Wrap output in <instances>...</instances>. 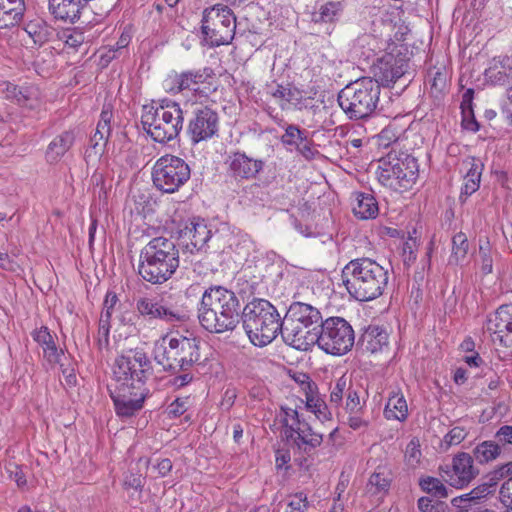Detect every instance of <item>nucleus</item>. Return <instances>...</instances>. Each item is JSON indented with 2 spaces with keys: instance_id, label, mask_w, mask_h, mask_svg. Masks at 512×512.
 <instances>
[{
  "instance_id": "nucleus-13",
  "label": "nucleus",
  "mask_w": 512,
  "mask_h": 512,
  "mask_svg": "<svg viewBox=\"0 0 512 512\" xmlns=\"http://www.w3.org/2000/svg\"><path fill=\"white\" fill-rule=\"evenodd\" d=\"M151 174L157 190L172 194L190 180L191 168L184 159L166 154L156 160Z\"/></svg>"
},
{
  "instance_id": "nucleus-15",
  "label": "nucleus",
  "mask_w": 512,
  "mask_h": 512,
  "mask_svg": "<svg viewBox=\"0 0 512 512\" xmlns=\"http://www.w3.org/2000/svg\"><path fill=\"white\" fill-rule=\"evenodd\" d=\"M480 471L474 465L473 457L467 452L454 455L451 464L439 466V474L450 486L463 488L468 486Z\"/></svg>"
},
{
  "instance_id": "nucleus-41",
  "label": "nucleus",
  "mask_w": 512,
  "mask_h": 512,
  "mask_svg": "<svg viewBox=\"0 0 512 512\" xmlns=\"http://www.w3.org/2000/svg\"><path fill=\"white\" fill-rule=\"evenodd\" d=\"M469 250V243L467 236L463 232H458L452 238V255L451 260H454L456 264L462 261Z\"/></svg>"
},
{
  "instance_id": "nucleus-14",
  "label": "nucleus",
  "mask_w": 512,
  "mask_h": 512,
  "mask_svg": "<svg viewBox=\"0 0 512 512\" xmlns=\"http://www.w3.org/2000/svg\"><path fill=\"white\" fill-rule=\"evenodd\" d=\"M214 77V70L210 67L174 72L164 80V87L172 95L188 90L196 97L208 98L217 89L212 83Z\"/></svg>"
},
{
  "instance_id": "nucleus-44",
  "label": "nucleus",
  "mask_w": 512,
  "mask_h": 512,
  "mask_svg": "<svg viewBox=\"0 0 512 512\" xmlns=\"http://www.w3.org/2000/svg\"><path fill=\"white\" fill-rule=\"evenodd\" d=\"M113 118L112 111L108 108H103L100 119L98 121L95 134L105 141H108L111 134V120Z\"/></svg>"
},
{
  "instance_id": "nucleus-16",
  "label": "nucleus",
  "mask_w": 512,
  "mask_h": 512,
  "mask_svg": "<svg viewBox=\"0 0 512 512\" xmlns=\"http://www.w3.org/2000/svg\"><path fill=\"white\" fill-rule=\"evenodd\" d=\"M218 131L219 115L215 110L205 106L193 112L187 126V135L193 144L213 138Z\"/></svg>"
},
{
  "instance_id": "nucleus-26",
  "label": "nucleus",
  "mask_w": 512,
  "mask_h": 512,
  "mask_svg": "<svg viewBox=\"0 0 512 512\" xmlns=\"http://www.w3.org/2000/svg\"><path fill=\"white\" fill-rule=\"evenodd\" d=\"M388 338V333L384 328L370 325L361 334L358 345L363 351L374 354L388 346Z\"/></svg>"
},
{
  "instance_id": "nucleus-34",
  "label": "nucleus",
  "mask_w": 512,
  "mask_h": 512,
  "mask_svg": "<svg viewBox=\"0 0 512 512\" xmlns=\"http://www.w3.org/2000/svg\"><path fill=\"white\" fill-rule=\"evenodd\" d=\"M502 452L501 446L492 440H485L477 444L472 450L473 461L478 464H487L496 460Z\"/></svg>"
},
{
  "instance_id": "nucleus-40",
  "label": "nucleus",
  "mask_w": 512,
  "mask_h": 512,
  "mask_svg": "<svg viewBox=\"0 0 512 512\" xmlns=\"http://www.w3.org/2000/svg\"><path fill=\"white\" fill-rule=\"evenodd\" d=\"M306 407L321 421L331 419V412L329 411L328 406L324 400L319 397L318 391L315 394L307 397Z\"/></svg>"
},
{
  "instance_id": "nucleus-18",
  "label": "nucleus",
  "mask_w": 512,
  "mask_h": 512,
  "mask_svg": "<svg viewBox=\"0 0 512 512\" xmlns=\"http://www.w3.org/2000/svg\"><path fill=\"white\" fill-rule=\"evenodd\" d=\"M408 67V60L404 57L386 53L374 63L372 67L374 77L372 79L378 82L380 88L381 86L389 87L406 75Z\"/></svg>"
},
{
  "instance_id": "nucleus-2",
  "label": "nucleus",
  "mask_w": 512,
  "mask_h": 512,
  "mask_svg": "<svg viewBox=\"0 0 512 512\" xmlns=\"http://www.w3.org/2000/svg\"><path fill=\"white\" fill-rule=\"evenodd\" d=\"M341 277L349 295L360 302L380 297L389 283L388 269L368 257L349 261Z\"/></svg>"
},
{
  "instance_id": "nucleus-39",
  "label": "nucleus",
  "mask_w": 512,
  "mask_h": 512,
  "mask_svg": "<svg viewBox=\"0 0 512 512\" xmlns=\"http://www.w3.org/2000/svg\"><path fill=\"white\" fill-rule=\"evenodd\" d=\"M420 488L437 498H446L448 496V489L438 478L432 476H425L419 479Z\"/></svg>"
},
{
  "instance_id": "nucleus-42",
  "label": "nucleus",
  "mask_w": 512,
  "mask_h": 512,
  "mask_svg": "<svg viewBox=\"0 0 512 512\" xmlns=\"http://www.w3.org/2000/svg\"><path fill=\"white\" fill-rule=\"evenodd\" d=\"M468 432L464 427H453L442 439L440 443V450L443 452L448 451L452 446H456L465 440Z\"/></svg>"
},
{
  "instance_id": "nucleus-1",
  "label": "nucleus",
  "mask_w": 512,
  "mask_h": 512,
  "mask_svg": "<svg viewBox=\"0 0 512 512\" xmlns=\"http://www.w3.org/2000/svg\"><path fill=\"white\" fill-rule=\"evenodd\" d=\"M241 313L240 300L235 292L220 285L208 287L198 306L200 325L216 334L234 330L240 323Z\"/></svg>"
},
{
  "instance_id": "nucleus-61",
  "label": "nucleus",
  "mask_w": 512,
  "mask_h": 512,
  "mask_svg": "<svg viewBox=\"0 0 512 512\" xmlns=\"http://www.w3.org/2000/svg\"><path fill=\"white\" fill-rule=\"evenodd\" d=\"M5 95L7 99L14 100L18 104H24L27 100L26 95L16 85L8 84L5 89Z\"/></svg>"
},
{
  "instance_id": "nucleus-5",
  "label": "nucleus",
  "mask_w": 512,
  "mask_h": 512,
  "mask_svg": "<svg viewBox=\"0 0 512 512\" xmlns=\"http://www.w3.org/2000/svg\"><path fill=\"white\" fill-rule=\"evenodd\" d=\"M282 320L276 307L261 298L248 302L240 317L250 342L257 347L270 344L278 333L282 334Z\"/></svg>"
},
{
  "instance_id": "nucleus-37",
  "label": "nucleus",
  "mask_w": 512,
  "mask_h": 512,
  "mask_svg": "<svg viewBox=\"0 0 512 512\" xmlns=\"http://www.w3.org/2000/svg\"><path fill=\"white\" fill-rule=\"evenodd\" d=\"M340 12V2H328L321 5L319 10L312 14V21L314 23H332L338 18Z\"/></svg>"
},
{
  "instance_id": "nucleus-43",
  "label": "nucleus",
  "mask_w": 512,
  "mask_h": 512,
  "mask_svg": "<svg viewBox=\"0 0 512 512\" xmlns=\"http://www.w3.org/2000/svg\"><path fill=\"white\" fill-rule=\"evenodd\" d=\"M462 166L466 169L464 179L480 183L483 164L475 157H470L462 162Z\"/></svg>"
},
{
  "instance_id": "nucleus-52",
  "label": "nucleus",
  "mask_w": 512,
  "mask_h": 512,
  "mask_svg": "<svg viewBox=\"0 0 512 512\" xmlns=\"http://www.w3.org/2000/svg\"><path fill=\"white\" fill-rule=\"evenodd\" d=\"M189 397L176 398L168 407L167 413L170 418H177L183 415L188 409Z\"/></svg>"
},
{
  "instance_id": "nucleus-30",
  "label": "nucleus",
  "mask_w": 512,
  "mask_h": 512,
  "mask_svg": "<svg viewBox=\"0 0 512 512\" xmlns=\"http://www.w3.org/2000/svg\"><path fill=\"white\" fill-rule=\"evenodd\" d=\"M392 473L386 466H378L369 477L366 484V491L371 495L386 494L391 486Z\"/></svg>"
},
{
  "instance_id": "nucleus-21",
  "label": "nucleus",
  "mask_w": 512,
  "mask_h": 512,
  "mask_svg": "<svg viewBox=\"0 0 512 512\" xmlns=\"http://www.w3.org/2000/svg\"><path fill=\"white\" fill-rule=\"evenodd\" d=\"M486 329L495 336L494 340H499L506 347H512V304L502 305L491 314L487 319Z\"/></svg>"
},
{
  "instance_id": "nucleus-63",
  "label": "nucleus",
  "mask_w": 512,
  "mask_h": 512,
  "mask_svg": "<svg viewBox=\"0 0 512 512\" xmlns=\"http://www.w3.org/2000/svg\"><path fill=\"white\" fill-rule=\"evenodd\" d=\"M124 487L141 491L143 487L142 476L138 473H129L128 475L125 476Z\"/></svg>"
},
{
  "instance_id": "nucleus-36",
  "label": "nucleus",
  "mask_w": 512,
  "mask_h": 512,
  "mask_svg": "<svg viewBox=\"0 0 512 512\" xmlns=\"http://www.w3.org/2000/svg\"><path fill=\"white\" fill-rule=\"evenodd\" d=\"M352 385L353 382L350 377L345 374L339 377L330 387V404L339 408Z\"/></svg>"
},
{
  "instance_id": "nucleus-29",
  "label": "nucleus",
  "mask_w": 512,
  "mask_h": 512,
  "mask_svg": "<svg viewBox=\"0 0 512 512\" xmlns=\"http://www.w3.org/2000/svg\"><path fill=\"white\" fill-rule=\"evenodd\" d=\"M356 204L353 206L354 215L362 220L375 218L379 213L378 202L370 193L357 192Z\"/></svg>"
},
{
  "instance_id": "nucleus-23",
  "label": "nucleus",
  "mask_w": 512,
  "mask_h": 512,
  "mask_svg": "<svg viewBox=\"0 0 512 512\" xmlns=\"http://www.w3.org/2000/svg\"><path fill=\"white\" fill-rule=\"evenodd\" d=\"M31 336L43 350V359L50 368H54L57 364L61 363V358L64 356V351L57 347L53 335L50 333L48 327L41 326L35 329Z\"/></svg>"
},
{
  "instance_id": "nucleus-51",
  "label": "nucleus",
  "mask_w": 512,
  "mask_h": 512,
  "mask_svg": "<svg viewBox=\"0 0 512 512\" xmlns=\"http://www.w3.org/2000/svg\"><path fill=\"white\" fill-rule=\"evenodd\" d=\"M417 506L421 512H444L446 507L444 502L433 501L428 497L419 498Z\"/></svg>"
},
{
  "instance_id": "nucleus-53",
  "label": "nucleus",
  "mask_w": 512,
  "mask_h": 512,
  "mask_svg": "<svg viewBox=\"0 0 512 512\" xmlns=\"http://www.w3.org/2000/svg\"><path fill=\"white\" fill-rule=\"evenodd\" d=\"M431 76V90L434 93L443 92L447 87V73L445 71L437 69L436 71L431 73Z\"/></svg>"
},
{
  "instance_id": "nucleus-6",
  "label": "nucleus",
  "mask_w": 512,
  "mask_h": 512,
  "mask_svg": "<svg viewBox=\"0 0 512 512\" xmlns=\"http://www.w3.org/2000/svg\"><path fill=\"white\" fill-rule=\"evenodd\" d=\"M184 115L180 104L165 98L158 106L143 107L141 124L146 133L158 143H167L177 138L183 129Z\"/></svg>"
},
{
  "instance_id": "nucleus-31",
  "label": "nucleus",
  "mask_w": 512,
  "mask_h": 512,
  "mask_svg": "<svg viewBox=\"0 0 512 512\" xmlns=\"http://www.w3.org/2000/svg\"><path fill=\"white\" fill-rule=\"evenodd\" d=\"M384 416L388 420L403 422L408 417V406L404 395L400 391H392L389 394L384 408Z\"/></svg>"
},
{
  "instance_id": "nucleus-56",
  "label": "nucleus",
  "mask_w": 512,
  "mask_h": 512,
  "mask_svg": "<svg viewBox=\"0 0 512 512\" xmlns=\"http://www.w3.org/2000/svg\"><path fill=\"white\" fill-rule=\"evenodd\" d=\"M495 486L496 484H493V481L488 479L487 482H484L472 489L470 491V495L472 498H474L475 504H477L480 499L485 498L491 494L494 491Z\"/></svg>"
},
{
  "instance_id": "nucleus-24",
  "label": "nucleus",
  "mask_w": 512,
  "mask_h": 512,
  "mask_svg": "<svg viewBox=\"0 0 512 512\" xmlns=\"http://www.w3.org/2000/svg\"><path fill=\"white\" fill-rule=\"evenodd\" d=\"M487 81L494 86H512V58L501 56L493 59V64L485 70Z\"/></svg>"
},
{
  "instance_id": "nucleus-64",
  "label": "nucleus",
  "mask_w": 512,
  "mask_h": 512,
  "mask_svg": "<svg viewBox=\"0 0 512 512\" xmlns=\"http://www.w3.org/2000/svg\"><path fill=\"white\" fill-rule=\"evenodd\" d=\"M480 183L473 182L468 179H464V184L461 188V193L459 196V199L461 202L466 201L468 196L472 195L474 192H476L479 189Z\"/></svg>"
},
{
  "instance_id": "nucleus-49",
  "label": "nucleus",
  "mask_w": 512,
  "mask_h": 512,
  "mask_svg": "<svg viewBox=\"0 0 512 512\" xmlns=\"http://www.w3.org/2000/svg\"><path fill=\"white\" fill-rule=\"evenodd\" d=\"M281 423L285 427V436L287 439L296 436L298 432L304 428V424H308L304 419L300 418V415H298L297 419H292L291 422H289L288 418H282Z\"/></svg>"
},
{
  "instance_id": "nucleus-8",
  "label": "nucleus",
  "mask_w": 512,
  "mask_h": 512,
  "mask_svg": "<svg viewBox=\"0 0 512 512\" xmlns=\"http://www.w3.org/2000/svg\"><path fill=\"white\" fill-rule=\"evenodd\" d=\"M154 349V360L163 370L176 374L189 371L194 365L201 363V341L194 336L178 335L170 337Z\"/></svg>"
},
{
  "instance_id": "nucleus-50",
  "label": "nucleus",
  "mask_w": 512,
  "mask_h": 512,
  "mask_svg": "<svg viewBox=\"0 0 512 512\" xmlns=\"http://www.w3.org/2000/svg\"><path fill=\"white\" fill-rule=\"evenodd\" d=\"M61 38L64 40L67 46L72 48H78L85 41L84 33L77 29H68L63 31Z\"/></svg>"
},
{
  "instance_id": "nucleus-55",
  "label": "nucleus",
  "mask_w": 512,
  "mask_h": 512,
  "mask_svg": "<svg viewBox=\"0 0 512 512\" xmlns=\"http://www.w3.org/2000/svg\"><path fill=\"white\" fill-rule=\"evenodd\" d=\"M479 255L481 258V270L484 274H489L493 269V259L490 253L489 242L485 245H480Z\"/></svg>"
},
{
  "instance_id": "nucleus-12",
  "label": "nucleus",
  "mask_w": 512,
  "mask_h": 512,
  "mask_svg": "<svg viewBox=\"0 0 512 512\" xmlns=\"http://www.w3.org/2000/svg\"><path fill=\"white\" fill-rule=\"evenodd\" d=\"M318 330L314 345H318L327 354L342 356L354 345V330L342 317H328Z\"/></svg>"
},
{
  "instance_id": "nucleus-7",
  "label": "nucleus",
  "mask_w": 512,
  "mask_h": 512,
  "mask_svg": "<svg viewBox=\"0 0 512 512\" xmlns=\"http://www.w3.org/2000/svg\"><path fill=\"white\" fill-rule=\"evenodd\" d=\"M380 94L378 82L370 77H363L341 89L337 102L348 119L364 120L376 113Z\"/></svg>"
},
{
  "instance_id": "nucleus-3",
  "label": "nucleus",
  "mask_w": 512,
  "mask_h": 512,
  "mask_svg": "<svg viewBox=\"0 0 512 512\" xmlns=\"http://www.w3.org/2000/svg\"><path fill=\"white\" fill-rule=\"evenodd\" d=\"M179 249L172 238L158 236L149 240L141 249L138 274L151 284H163L179 268Z\"/></svg>"
},
{
  "instance_id": "nucleus-25",
  "label": "nucleus",
  "mask_w": 512,
  "mask_h": 512,
  "mask_svg": "<svg viewBox=\"0 0 512 512\" xmlns=\"http://www.w3.org/2000/svg\"><path fill=\"white\" fill-rule=\"evenodd\" d=\"M89 0H49V11L58 20L75 23Z\"/></svg>"
},
{
  "instance_id": "nucleus-47",
  "label": "nucleus",
  "mask_w": 512,
  "mask_h": 512,
  "mask_svg": "<svg viewBox=\"0 0 512 512\" xmlns=\"http://www.w3.org/2000/svg\"><path fill=\"white\" fill-rule=\"evenodd\" d=\"M293 379L300 386L306 398L318 391L316 383L313 382L310 376L306 373H296L294 374Z\"/></svg>"
},
{
  "instance_id": "nucleus-33",
  "label": "nucleus",
  "mask_w": 512,
  "mask_h": 512,
  "mask_svg": "<svg viewBox=\"0 0 512 512\" xmlns=\"http://www.w3.org/2000/svg\"><path fill=\"white\" fill-rule=\"evenodd\" d=\"M292 439L298 449L306 454L320 446L323 441L322 434L314 432L309 424H304V428Z\"/></svg>"
},
{
  "instance_id": "nucleus-60",
  "label": "nucleus",
  "mask_w": 512,
  "mask_h": 512,
  "mask_svg": "<svg viewBox=\"0 0 512 512\" xmlns=\"http://www.w3.org/2000/svg\"><path fill=\"white\" fill-rule=\"evenodd\" d=\"M419 447H420V445L418 443V440L412 439L408 443V445L406 447L405 456L409 463H418L419 462V459L421 456V451H420Z\"/></svg>"
},
{
  "instance_id": "nucleus-32",
  "label": "nucleus",
  "mask_w": 512,
  "mask_h": 512,
  "mask_svg": "<svg viewBox=\"0 0 512 512\" xmlns=\"http://www.w3.org/2000/svg\"><path fill=\"white\" fill-rule=\"evenodd\" d=\"M155 314L152 320H161L167 323L180 322L185 319L183 310L168 303L164 298L158 299L155 303Z\"/></svg>"
},
{
  "instance_id": "nucleus-17",
  "label": "nucleus",
  "mask_w": 512,
  "mask_h": 512,
  "mask_svg": "<svg viewBox=\"0 0 512 512\" xmlns=\"http://www.w3.org/2000/svg\"><path fill=\"white\" fill-rule=\"evenodd\" d=\"M116 414L120 417H131L143 407L149 394L148 388L108 386Z\"/></svg>"
},
{
  "instance_id": "nucleus-45",
  "label": "nucleus",
  "mask_w": 512,
  "mask_h": 512,
  "mask_svg": "<svg viewBox=\"0 0 512 512\" xmlns=\"http://www.w3.org/2000/svg\"><path fill=\"white\" fill-rule=\"evenodd\" d=\"M157 297H140L136 301V310L140 316L145 319L152 320L155 314V303Z\"/></svg>"
},
{
  "instance_id": "nucleus-20",
  "label": "nucleus",
  "mask_w": 512,
  "mask_h": 512,
  "mask_svg": "<svg viewBox=\"0 0 512 512\" xmlns=\"http://www.w3.org/2000/svg\"><path fill=\"white\" fill-rule=\"evenodd\" d=\"M211 237V230L201 218L189 219L178 230V239L183 249L192 254L201 251Z\"/></svg>"
},
{
  "instance_id": "nucleus-27",
  "label": "nucleus",
  "mask_w": 512,
  "mask_h": 512,
  "mask_svg": "<svg viewBox=\"0 0 512 512\" xmlns=\"http://www.w3.org/2000/svg\"><path fill=\"white\" fill-rule=\"evenodd\" d=\"M25 12L24 0H0V29L17 25Z\"/></svg>"
},
{
  "instance_id": "nucleus-11",
  "label": "nucleus",
  "mask_w": 512,
  "mask_h": 512,
  "mask_svg": "<svg viewBox=\"0 0 512 512\" xmlns=\"http://www.w3.org/2000/svg\"><path fill=\"white\" fill-rule=\"evenodd\" d=\"M201 29L210 47L227 45L234 39L236 17L228 6L216 4L204 10Z\"/></svg>"
},
{
  "instance_id": "nucleus-46",
  "label": "nucleus",
  "mask_w": 512,
  "mask_h": 512,
  "mask_svg": "<svg viewBox=\"0 0 512 512\" xmlns=\"http://www.w3.org/2000/svg\"><path fill=\"white\" fill-rule=\"evenodd\" d=\"M345 410L349 414L359 413L363 410V407L360 403L359 397V387L352 385L348 393L345 395Z\"/></svg>"
},
{
  "instance_id": "nucleus-35",
  "label": "nucleus",
  "mask_w": 512,
  "mask_h": 512,
  "mask_svg": "<svg viewBox=\"0 0 512 512\" xmlns=\"http://www.w3.org/2000/svg\"><path fill=\"white\" fill-rule=\"evenodd\" d=\"M24 31L37 45L48 42L53 34L52 28L41 18H35L27 22Z\"/></svg>"
},
{
  "instance_id": "nucleus-59",
  "label": "nucleus",
  "mask_w": 512,
  "mask_h": 512,
  "mask_svg": "<svg viewBox=\"0 0 512 512\" xmlns=\"http://www.w3.org/2000/svg\"><path fill=\"white\" fill-rule=\"evenodd\" d=\"M295 150L307 160L313 159L317 152L313 149V141L308 137V135L305 137V140L295 148Z\"/></svg>"
},
{
  "instance_id": "nucleus-19",
  "label": "nucleus",
  "mask_w": 512,
  "mask_h": 512,
  "mask_svg": "<svg viewBox=\"0 0 512 512\" xmlns=\"http://www.w3.org/2000/svg\"><path fill=\"white\" fill-rule=\"evenodd\" d=\"M224 164L228 175L236 181L252 180L263 170L265 162L249 157L243 151H231L227 154Z\"/></svg>"
},
{
  "instance_id": "nucleus-57",
  "label": "nucleus",
  "mask_w": 512,
  "mask_h": 512,
  "mask_svg": "<svg viewBox=\"0 0 512 512\" xmlns=\"http://www.w3.org/2000/svg\"><path fill=\"white\" fill-rule=\"evenodd\" d=\"M496 443L501 447L512 445V425H503L495 433Z\"/></svg>"
},
{
  "instance_id": "nucleus-62",
  "label": "nucleus",
  "mask_w": 512,
  "mask_h": 512,
  "mask_svg": "<svg viewBox=\"0 0 512 512\" xmlns=\"http://www.w3.org/2000/svg\"><path fill=\"white\" fill-rule=\"evenodd\" d=\"M500 496L507 509H512V476L502 484Z\"/></svg>"
},
{
  "instance_id": "nucleus-10",
  "label": "nucleus",
  "mask_w": 512,
  "mask_h": 512,
  "mask_svg": "<svg viewBox=\"0 0 512 512\" xmlns=\"http://www.w3.org/2000/svg\"><path fill=\"white\" fill-rule=\"evenodd\" d=\"M152 372L151 361L143 350H129L115 359L109 386L147 388L146 381Z\"/></svg>"
},
{
  "instance_id": "nucleus-9",
  "label": "nucleus",
  "mask_w": 512,
  "mask_h": 512,
  "mask_svg": "<svg viewBox=\"0 0 512 512\" xmlns=\"http://www.w3.org/2000/svg\"><path fill=\"white\" fill-rule=\"evenodd\" d=\"M381 185L396 192L413 187L419 175L417 159L407 152H389L379 160L376 172Z\"/></svg>"
},
{
  "instance_id": "nucleus-22",
  "label": "nucleus",
  "mask_w": 512,
  "mask_h": 512,
  "mask_svg": "<svg viewBox=\"0 0 512 512\" xmlns=\"http://www.w3.org/2000/svg\"><path fill=\"white\" fill-rule=\"evenodd\" d=\"M268 94H270L279 104L282 110L290 108L302 109L303 106V91L294 85L287 84H271L267 86Z\"/></svg>"
},
{
  "instance_id": "nucleus-4",
  "label": "nucleus",
  "mask_w": 512,
  "mask_h": 512,
  "mask_svg": "<svg viewBox=\"0 0 512 512\" xmlns=\"http://www.w3.org/2000/svg\"><path fill=\"white\" fill-rule=\"evenodd\" d=\"M323 321L321 312L316 307L293 302L282 320V338L293 348L307 351L314 345V338Z\"/></svg>"
},
{
  "instance_id": "nucleus-28",
  "label": "nucleus",
  "mask_w": 512,
  "mask_h": 512,
  "mask_svg": "<svg viewBox=\"0 0 512 512\" xmlns=\"http://www.w3.org/2000/svg\"><path fill=\"white\" fill-rule=\"evenodd\" d=\"M75 142L73 130H67L56 136L48 145L46 159L48 162H57L70 150Z\"/></svg>"
},
{
  "instance_id": "nucleus-58",
  "label": "nucleus",
  "mask_w": 512,
  "mask_h": 512,
  "mask_svg": "<svg viewBox=\"0 0 512 512\" xmlns=\"http://www.w3.org/2000/svg\"><path fill=\"white\" fill-rule=\"evenodd\" d=\"M173 375L174 377L168 381V384L176 389L187 386L194 378L193 374L189 371L182 372V374L176 373Z\"/></svg>"
},
{
  "instance_id": "nucleus-54",
  "label": "nucleus",
  "mask_w": 512,
  "mask_h": 512,
  "mask_svg": "<svg viewBox=\"0 0 512 512\" xmlns=\"http://www.w3.org/2000/svg\"><path fill=\"white\" fill-rule=\"evenodd\" d=\"M512 475V461H509L505 464L497 466L493 471H491L487 478L490 481H493V484H496L505 477Z\"/></svg>"
},
{
  "instance_id": "nucleus-38",
  "label": "nucleus",
  "mask_w": 512,
  "mask_h": 512,
  "mask_svg": "<svg viewBox=\"0 0 512 512\" xmlns=\"http://www.w3.org/2000/svg\"><path fill=\"white\" fill-rule=\"evenodd\" d=\"M308 132L304 129H300L297 125L290 124L286 127L285 133L281 136V143L288 149H295L299 144L305 140Z\"/></svg>"
},
{
  "instance_id": "nucleus-48",
  "label": "nucleus",
  "mask_w": 512,
  "mask_h": 512,
  "mask_svg": "<svg viewBox=\"0 0 512 512\" xmlns=\"http://www.w3.org/2000/svg\"><path fill=\"white\" fill-rule=\"evenodd\" d=\"M287 506L289 508L287 512H305L309 507L307 495L303 492H299L290 496Z\"/></svg>"
}]
</instances>
